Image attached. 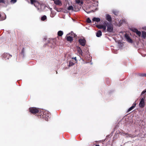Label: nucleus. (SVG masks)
Returning a JSON list of instances; mask_svg holds the SVG:
<instances>
[{
  "label": "nucleus",
  "mask_w": 146,
  "mask_h": 146,
  "mask_svg": "<svg viewBox=\"0 0 146 146\" xmlns=\"http://www.w3.org/2000/svg\"><path fill=\"white\" fill-rule=\"evenodd\" d=\"M102 28L104 30H106V26L105 25H102Z\"/></svg>",
  "instance_id": "473e14b6"
},
{
  "label": "nucleus",
  "mask_w": 146,
  "mask_h": 146,
  "mask_svg": "<svg viewBox=\"0 0 146 146\" xmlns=\"http://www.w3.org/2000/svg\"><path fill=\"white\" fill-rule=\"evenodd\" d=\"M112 13L115 15H117L118 14V12L115 10H112Z\"/></svg>",
  "instance_id": "412c9836"
},
{
  "label": "nucleus",
  "mask_w": 146,
  "mask_h": 146,
  "mask_svg": "<svg viewBox=\"0 0 146 146\" xmlns=\"http://www.w3.org/2000/svg\"><path fill=\"white\" fill-rule=\"evenodd\" d=\"M6 17L5 16V17H4V18L3 19H2V20H4L5 19H6Z\"/></svg>",
  "instance_id": "58836bf2"
},
{
  "label": "nucleus",
  "mask_w": 146,
  "mask_h": 146,
  "mask_svg": "<svg viewBox=\"0 0 146 146\" xmlns=\"http://www.w3.org/2000/svg\"><path fill=\"white\" fill-rule=\"evenodd\" d=\"M139 36H140L141 35V33L140 31H138L136 33Z\"/></svg>",
  "instance_id": "393cba45"
},
{
  "label": "nucleus",
  "mask_w": 146,
  "mask_h": 146,
  "mask_svg": "<svg viewBox=\"0 0 146 146\" xmlns=\"http://www.w3.org/2000/svg\"><path fill=\"white\" fill-rule=\"evenodd\" d=\"M86 21H87V22L88 23H91V20L89 18H88L87 19Z\"/></svg>",
  "instance_id": "bb28decb"
},
{
  "label": "nucleus",
  "mask_w": 146,
  "mask_h": 146,
  "mask_svg": "<svg viewBox=\"0 0 146 146\" xmlns=\"http://www.w3.org/2000/svg\"><path fill=\"white\" fill-rule=\"evenodd\" d=\"M129 136L130 137H134L135 136H133L132 137V136H131L130 135H129Z\"/></svg>",
  "instance_id": "e433bc0d"
},
{
  "label": "nucleus",
  "mask_w": 146,
  "mask_h": 146,
  "mask_svg": "<svg viewBox=\"0 0 146 146\" xmlns=\"http://www.w3.org/2000/svg\"><path fill=\"white\" fill-rule=\"evenodd\" d=\"M134 108H133V106H132L131 107H130L128 110L127 111V112H129L130 111H131Z\"/></svg>",
  "instance_id": "b1692460"
},
{
  "label": "nucleus",
  "mask_w": 146,
  "mask_h": 146,
  "mask_svg": "<svg viewBox=\"0 0 146 146\" xmlns=\"http://www.w3.org/2000/svg\"><path fill=\"white\" fill-rule=\"evenodd\" d=\"M46 19V17L45 15H44L41 17V20L42 21L45 20Z\"/></svg>",
  "instance_id": "aec40b11"
},
{
  "label": "nucleus",
  "mask_w": 146,
  "mask_h": 146,
  "mask_svg": "<svg viewBox=\"0 0 146 146\" xmlns=\"http://www.w3.org/2000/svg\"><path fill=\"white\" fill-rule=\"evenodd\" d=\"M145 93H146V89L144 90L142 92L141 94V95H143Z\"/></svg>",
  "instance_id": "c85d7f7f"
},
{
  "label": "nucleus",
  "mask_w": 146,
  "mask_h": 146,
  "mask_svg": "<svg viewBox=\"0 0 146 146\" xmlns=\"http://www.w3.org/2000/svg\"><path fill=\"white\" fill-rule=\"evenodd\" d=\"M142 37L144 38L146 37V32L145 31L142 32Z\"/></svg>",
  "instance_id": "a211bd4d"
},
{
  "label": "nucleus",
  "mask_w": 146,
  "mask_h": 146,
  "mask_svg": "<svg viewBox=\"0 0 146 146\" xmlns=\"http://www.w3.org/2000/svg\"><path fill=\"white\" fill-rule=\"evenodd\" d=\"M98 28L100 29H102V25L100 27H98Z\"/></svg>",
  "instance_id": "4c0bfd02"
},
{
  "label": "nucleus",
  "mask_w": 146,
  "mask_h": 146,
  "mask_svg": "<svg viewBox=\"0 0 146 146\" xmlns=\"http://www.w3.org/2000/svg\"><path fill=\"white\" fill-rule=\"evenodd\" d=\"M24 52H25V49L24 48H23L21 52V53L23 55V56H24Z\"/></svg>",
  "instance_id": "5701e85b"
},
{
  "label": "nucleus",
  "mask_w": 146,
  "mask_h": 146,
  "mask_svg": "<svg viewBox=\"0 0 146 146\" xmlns=\"http://www.w3.org/2000/svg\"><path fill=\"white\" fill-rule=\"evenodd\" d=\"M139 75L142 77H146V74H141Z\"/></svg>",
  "instance_id": "2f4dec72"
},
{
  "label": "nucleus",
  "mask_w": 146,
  "mask_h": 146,
  "mask_svg": "<svg viewBox=\"0 0 146 146\" xmlns=\"http://www.w3.org/2000/svg\"><path fill=\"white\" fill-rule=\"evenodd\" d=\"M76 36V35L75 34H74V37H75Z\"/></svg>",
  "instance_id": "ea45409f"
},
{
  "label": "nucleus",
  "mask_w": 146,
  "mask_h": 146,
  "mask_svg": "<svg viewBox=\"0 0 146 146\" xmlns=\"http://www.w3.org/2000/svg\"><path fill=\"white\" fill-rule=\"evenodd\" d=\"M34 4L35 7L37 9V7H38L40 3L37 1H36V2H35V3Z\"/></svg>",
  "instance_id": "f3484780"
},
{
  "label": "nucleus",
  "mask_w": 146,
  "mask_h": 146,
  "mask_svg": "<svg viewBox=\"0 0 146 146\" xmlns=\"http://www.w3.org/2000/svg\"><path fill=\"white\" fill-rule=\"evenodd\" d=\"M136 102H135L133 104L132 106H133V108H135L136 106V104L135 103Z\"/></svg>",
  "instance_id": "f704fd0d"
},
{
  "label": "nucleus",
  "mask_w": 146,
  "mask_h": 146,
  "mask_svg": "<svg viewBox=\"0 0 146 146\" xmlns=\"http://www.w3.org/2000/svg\"><path fill=\"white\" fill-rule=\"evenodd\" d=\"M79 42L82 46H84L85 45L86 41L85 39H79L78 40Z\"/></svg>",
  "instance_id": "0eeeda50"
},
{
  "label": "nucleus",
  "mask_w": 146,
  "mask_h": 146,
  "mask_svg": "<svg viewBox=\"0 0 146 146\" xmlns=\"http://www.w3.org/2000/svg\"><path fill=\"white\" fill-rule=\"evenodd\" d=\"M51 114L50 112L47 110H46L44 113L43 117L46 121H48L51 117Z\"/></svg>",
  "instance_id": "f257e3e1"
},
{
  "label": "nucleus",
  "mask_w": 146,
  "mask_h": 146,
  "mask_svg": "<svg viewBox=\"0 0 146 146\" xmlns=\"http://www.w3.org/2000/svg\"><path fill=\"white\" fill-rule=\"evenodd\" d=\"M145 97H144L140 99V101L139 104V106L141 108H143L145 106Z\"/></svg>",
  "instance_id": "7ed1b4c3"
},
{
  "label": "nucleus",
  "mask_w": 146,
  "mask_h": 146,
  "mask_svg": "<svg viewBox=\"0 0 146 146\" xmlns=\"http://www.w3.org/2000/svg\"><path fill=\"white\" fill-rule=\"evenodd\" d=\"M6 1L5 0H0V3H2L4 4H5Z\"/></svg>",
  "instance_id": "cd10ccee"
},
{
  "label": "nucleus",
  "mask_w": 146,
  "mask_h": 146,
  "mask_svg": "<svg viewBox=\"0 0 146 146\" xmlns=\"http://www.w3.org/2000/svg\"><path fill=\"white\" fill-rule=\"evenodd\" d=\"M36 2V1L35 0H31V3L32 4H34Z\"/></svg>",
  "instance_id": "7c9ffc66"
},
{
  "label": "nucleus",
  "mask_w": 146,
  "mask_h": 146,
  "mask_svg": "<svg viewBox=\"0 0 146 146\" xmlns=\"http://www.w3.org/2000/svg\"><path fill=\"white\" fill-rule=\"evenodd\" d=\"M93 21H96L97 22H100V19L99 18L94 17L92 19Z\"/></svg>",
  "instance_id": "f8f14e48"
},
{
  "label": "nucleus",
  "mask_w": 146,
  "mask_h": 146,
  "mask_svg": "<svg viewBox=\"0 0 146 146\" xmlns=\"http://www.w3.org/2000/svg\"><path fill=\"white\" fill-rule=\"evenodd\" d=\"M30 112L31 113L35 114L38 112V110L35 108L32 107L29 108Z\"/></svg>",
  "instance_id": "20e7f679"
},
{
  "label": "nucleus",
  "mask_w": 146,
  "mask_h": 146,
  "mask_svg": "<svg viewBox=\"0 0 146 146\" xmlns=\"http://www.w3.org/2000/svg\"><path fill=\"white\" fill-rule=\"evenodd\" d=\"M73 59H74L75 60H76V57H75L74 58H72Z\"/></svg>",
  "instance_id": "c9c22d12"
},
{
  "label": "nucleus",
  "mask_w": 146,
  "mask_h": 146,
  "mask_svg": "<svg viewBox=\"0 0 146 146\" xmlns=\"http://www.w3.org/2000/svg\"><path fill=\"white\" fill-rule=\"evenodd\" d=\"M106 25L107 27V31L109 32H111L113 31V25L111 23L106 22Z\"/></svg>",
  "instance_id": "f03ea898"
},
{
  "label": "nucleus",
  "mask_w": 146,
  "mask_h": 146,
  "mask_svg": "<svg viewBox=\"0 0 146 146\" xmlns=\"http://www.w3.org/2000/svg\"><path fill=\"white\" fill-rule=\"evenodd\" d=\"M67 9L69 11H73V7L72 5H70L68 7Z\"/></svg>",
  "instance_id": "dca6fc26"
},
{
  "label": "nucleus",
  "mask_w": 146,
  "mask_h": 146,
  "mask_svg": "<svg viewBox=\"0 0 146 146\" xmlns=\"http://www.w3.org/2000/svg\"><path fill=\"white\" fill-rule=\"evenodd\" d=\"M145 93H146V89L144 90L142 92L141 94V95H143Z\"/></svg>",
  "instance_id": "c756f323"
},
{
  "label": "nucleus",
  "mask_w": 146,
  "mask_h": 146,
  "mask_svg": "<svg viewBox=\"0 0 146 146\" xmlns=\"http://www.w3.org/2000/svg\"><path fill=\"white\" fill-rule=\"evenodd\" d=\"M124 36L125 38L127 40L128 42L131 43H132L133 42L132 40L130 38V37L127 34H125V35Z\"/></svg>",
  "instance_id": "423d86ee"
},
{
  "label": "nucleus",
  "mask_w": 146,
  "mask_h": 146,
  "mask_svg": "<svg viewBox=\"0 0 146 146\" xmlns=\"http://www.w3.org/2000/svg\"><path fill=\"white\" fill-rule=\"evenodd\" d=\"M16 0H11V2L13 3H14L16 2Z\"/></svg>",
  "instance_id": "72a5a7b5"
},
{
  "label": "nucleus",
  "mask_w": 146,
  "mask_h": 146,
  "mask_svg": "<svg viewBox=\"0 0 146 146\" xmlns=\"http://www.w3.org/2000/svg\"><path fill=\"white\" fill-rule=\"evenodd\" d=\"M44 6L43 5L40 4L38 7H37V10L39 12H41L42 10V7H44Z\"/></svg>",
  "instance_id": "6e6552de"
},
{
  "label": "nucleus",
  "mask_w": 146,
  "mask_h": 146,
  "mask_svg": "<svg viewBox=\"0 0 146 146\" xmlns=\"http://www.w3.org/2000/svg\"><path fill=\"white\" fill-rule=\"evenodd\" d=\"M77 48H78V52L80 54H82V50H81L80 47H78Z\"/></svg>",
  "instance_id": "6ab92c4d"
},
{
  "label": "nucleus",
  "mask_w": 146,
  "mask_h": 146,
  "mask_svg": "<svg viewBox=\"0 0 146 146\" xmlns=\"http://www.w3.org/2000/svg\"><path fill=\"white\" fill-rule=\"evenodd\" d=\"M102 35V32L100 31H98L96 33V36L97 37H100Z\"/></svg>",
  "instance_id": "ddd939ff"
},
{
  "label": "nucleus",
  "mask_w": 146,
  "mask_h": 146,
  "mask_svg": "<svg viewBox=\"0 0 146 146\" xmlns=\"http://www.w3.org/2000/svg\"><path fill=\"white\" fill-rule=\"evenodd\" d=\"M74 65V63H73L72 62L70 61L69 62V64L68 65V66L69 67H70V66H73Z\"/></svg>",
  "instance_id": "4be33fe9"
},
{
  "label": "nucleus",
  "mask_w": 146,
  "mask_h": 146,
  "mask_svg": "<svg viewBox=\"0 0 146 146\" xmlns=\"http://www.w3.org/2000/svg\"><path fill=\"white\" fill-rule=\"evenodd\" d=\"M106 19L109 22H110L111 21V16L109 14H107L106 15Z\"/></svg>",
  "instance_id": "1a4fd4ad"
},
{
  "label": "nucleus",
  "mask_w": 146,
  "mask_h": 146,
  "mask_svg": "<svg viewBox=\"0 0 146 146\" xmlns=\"http://www.w3.org/2000/svg\"><path fill=\"white\" fill-rule=\"evenodd\" d=\"M67 39L68 41H70V42L72 41L73 40L72 37L70 36H67Z\"/></svg>",
  "instance_id": "4468645a"
},
{
  "label": "nucleus",
  "mask_w": 146,
  "mask_h": 146,
  "mask_svg": "<svg viewBox=\"0 0 146 146\" xmlns=\"http://www.w3.org/2000/svg\"><path fill=\"white\" fill-rule=\"evenodd\" d=\"M75 2L80 5H81L83 3L82 0H75Z\"/></svg>",
  "instance_id": "9d476101"
},
{
  "label": "nucleus",
  "mask_w": 146,
  "mask_h": 146,
  "mask_svg": "<svg viewBox=\"0 0 146 146\" xmlns=\"http://www.w3.org/2000/svg\"><path fill=\"white\" fill-rule=\"evenodd\" d=\"M11 56L12 55L8 53H4L2 55V57L5 58V60L8 59L9 57H11Z\"/></svg>",
  "instance_id": "39448f33"
},
{
  "label": "nucleus",
  "mask_w": 146,
  "mask_h": 146,
  "mask_svg": "<svg viewBox=\"0 0 146 146\" xmlns=\"http://www.w3.org/2000/svg\"><path fill=\"white\" fill-rule=\"evenodd\" d=\"M54 3L55 4L58 5H62L61 2L60 0H54Z\"/></svg>",
  "instance_id": "9b49d317"
},
{
  "label": "nucleus",
  "mask_w": 146,
  "mask_h": 146,
  "mask_svg": "<svg viewBox=\"0 0 146 146\" xmlns=\"http://www.w3.org/2000/svg\"><path fill=\"white\" fill-rule=\"evenodd\" d=\"M63 34V32L61 31H59L58 33V35L59 36H62Z\"/></svg>",
  "instance_id": "2eb2a0df"
},
{
  "label": "nucleus",
  "mask_w": 146,
  "mask_h": 146,
  "mask_svg": "<svg viewBox=\"0 0 146 146\" xmlns=\"http://www.w3.org/2000/svg\"><path fill=\"white\" fill-rule=\"evenodd\" d=\"M90 12H86V13H90Z\"/></svg>",
  "instance_id": "79ce46f5"
},
{
  "label": "nucleus",
  "mask_w": 146,
  "mask_h": 146,
  "mask_svg": "<svg viewBox=\"0 0 146 146\" xmlns=\"http://www.w3.org/2000/svg\"><path fill=\"white\" fill-rule=\"evenodd\" d=\"M95 146H100L99 145H95Z\"/></svg>",
  "instance_id": "a19ab883"
},
{
  "label": "nucleus",
  "mask_w": 146,
  "mask_h": 146,
  "mask_svg": "<svg viewBox=\"0 0 146 146\" xmlns=\"http://www.w3.org/2000/svg\"><path fill=\"white\" fill-rule=\"evenodd\" d=\"M131 30L133 32L136 33L138 30L135 28L132 29Z\"/></svg>",
  "instance_id": "a878e982"
}]
</instances>
